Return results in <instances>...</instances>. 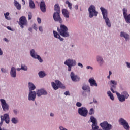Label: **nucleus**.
Listing matches in <instances>:
<instances>
[{
    "label": "nucleus",
    "mask_w": 130,
    "mask_h": 130,
    "mask_svg": "<svg viewBox=\"0 0 130 130\" xmlns=\"http://www.w3.org/2000/svg\"><path fill=\"white\" fill-rule=\"evenodd\" d=\"M126 64L127 65V68H130V63H128V62H126Z\"/></svg>",
    "instance_id": "49530a36"
},
{
    "label": "nucleus",
    "mask_w": 130,
    "mask_h": 130,
    "mask_svg": "<svg viewBox=\"0 0 130 130\" xmlns=\"http://www.w3.org/2000/svg\"><path fill=\"white\" fill-rule=\"evenodd\" d=\"M107 78H108V79H110V76H109H109L107 77Z\"/></svg>",
    "instance_id": "e2e57ef3"
},
{
    "label": "nucleus",
    "mask_w": 130,
    "mask_h": 130,
    "mask_svg": "<svg viewBox=\"0 0 130 130\" xmlns=\"http://www.w3.org/2000/svg\"><path fill=\"white\" fill-rule=\"evenodd\" d=\"M10 74L11 77H12V78H16V69L14 67L11 68Z\"/></svg>",
    "instance_id": "4be33fe9"
},
{
    "label": "nucleus",
    "mask_w": 130,
    "mask_h": 130,
    "mask_svg": "<svg viewBox=\"0 0 130 130\" xmlns=\"http://www.w3.org/2000/svg\"><path fill=\"white\" fill-rule=\"evenodd\" d=\"M127 10H126L125 8L123 9V14L124 17H125L127 15Z\"/></svg>",
    "instance_id": "e433bc0d"
},
{
    "label": "nucleus",
    "mask_w": 130,
    "mask_h": 130,
    "mask_svg": "<svg viewBox=\"0 0 130 130\" xmlns=\"http://www.w3.org/2000/svg\"><path fill=\"white\" fill-rule=\"evenodd\" d=\"M64 95H66V96H68V95H69V96H70V95H71V93H70V91H67L64 92Z\"/></svg>",
    "instance_id": "37998d69"
},
{
    "label": "nucleus",
    "mask_w": 130,
    "mask_h": 130,
    "mask_svg": "<svg viewBox=\"0 0 130 130\" xmlns=\"http://www.w3.org/2000/svg\"><path fill=\"white\" fill-rule=\"evenodd\" d=\"M50 116H54V114L52 113H51Z\"/></svg>",
    "instance_id": "5fc2aeb1"
},
{
    "label": "nucleus",
    "mask_w": 130,
    "mask_h": 130,
    "mask_svg": "<svg viewBox=\"0 0 130 130\" xmlns=\"http://www.w3.org/2000/svg\"><path fill=\"white\" fill-rule=\"evenodd\" d=\"M119 122L120 124L123 125V127L126 130H129L130 127L128 123L126 122V121L123 118H121L119 120Z\"/></svg>",
    "instance_id": "1a4fd4ad"
},
{
    "label": "nucleus",
    "mask_w": 130,
    "mask_h": 130,
    "mask_svg": "<svg viewBox=\"0 0 130 130\" xmlns=\"http://www.w3.org/2000/svg\"><path fill=\"white\" fill-rule=\"evenodd\" d=\"M28 88L29 92H32V91L36 89V87H35V85H34V84L31 82H29L28 83Z\"/></svg>",
    "instance_id": "5701e85b"
},
{
    "label": "nucleus",
    "mask_w": 130,
    "mask_h": 130,
    "mask_svg": "<svg viewBox=\"0 0 130 130\" xmlns=\"http://www.w3.org/2000/svg\"><path fill=\"white\" fill-rule=\"evenodd\" d=\"M89 83H90V85L91 87H98V84H97V82H96V80L94 79L93 78H91L88 80Z\"/></svg>",
    "instance_id": "a211bd4d"
},
{
    "label": "nucleus",
    "mask_w": 130,
    "mask_h": 130,
    "mask_svg": "<svg viewBox=\"0 0 130 130\" xmlns=\"http://www.w3.org/2000/svg\"><path fill=\"white\" fill-rule=\"evenodd\" d=\"M36 94L38 97H40L42 95H47V92L44 89H40L37 90Z\"/></svg>",
    "instance_id": "6ab92c4d"
},
{
    "label": "nucleus",
    "mask_w": 130,
    "mask_h": 130,
    "mask_svg": "<svg viewBox=\"0 0 130 130\" xmlns=\"http://www.w3.org/2000/svg\"><path fill=\"white\" fill-rule=\"evenodd\" d=\"M78 66L79 67H81V68H83V64L82 63H78Z\"/></svg>",
    "instance_id": "de8ad7c7"
},
{
    "label": "nucleus",
    "mask_w": 130,
    "mask_h": 130,
    "mask_svg": "<svg viewBox=\"0 0 130 130\" xmlns=\"http://www.w3.org/2000/svg\"><path fill=\"white\" fill-rule=\"evenodd\" d=\"M101 10L102 13L103 19L105 20L107 26L109 27H111V23H110V21H109V18L107 17V10L103 7H101Z\"/></svg>",
    "instance_id": "7ed1b4c3"
},
{
    "label": "nucleus",
    "mask_w": 130,
    "mask_h": 130,
    "mask_svg": "<svg viewBox=\"0 0 130 130\" xmlns=\"http://www.w3.org/2000/svg\"><path fill=\"white\" fill-rule=\"evenodd\" d=\"M110 85H112L111 86V91L112 92V93H115V92H116L115 90L116 89V85H117V82L114 80H111Z\"/></svg>",
    "instance_id": "ddd939ff"
},
{
    "label": "nucleus",
    "mask_w": 130,
    "mask_h": 130,
    "mask_svg": "<svg viewBox=\"0 0 130 130\" xmlns=\"http://www.w3.org/2000/svg\"><path fill=\"white\" fill-rule=\"evenodd\" d=\"M76 61L73 60L71 59H68L64 62V64H66V66H68V72H71V70H72V67H75V66H76Z\"/></svg>",
    "instance_id": "423d86ee"
},
{
    "label": "nucleus",
    "mask_w": 130,
    "mask_h": 130,
    "mask_svg": "<svg viewBox=\"0 0 130 130\" xmlns=\"http://www.w3.org/2000/svg\"><path fill=\"white\" fill-rule=\"evenodd\" d=\"M29 7L30 9H35V4L33 0H29Z\"/></svg>",
    "instance_id": "bb28decb"
},
{
    "label": "nucleus",
    "mask_w": 130,
    "mask_h": 130,
    "mask_svg": "<svg viewBox=\"0 0 130 130\" xmlns=\"http://www.w3.org/2000/svg\"><path fill=\"white\" fill-rule=\"evenodd\" d=\"M37 21L39 24H41V19L40 18H37Z\"/></svg>",
    "instance_id": "79ce46f5"
},
{
    "label": "nucleus",
    "mask_w": 130,
    "mask_h": 130,
    "mask_svg": "<svg viewBox=\"0 0 130 130\" xmlns=\"http://www.w3.org/2000/svg\"><path fill=\"white\" fill-rule=\"evenodd\" d=\"M117 98L119 100V101H120V102H124V101H125V98L124 96V95H123L122 94H120L119 93L117 92V91H115V92Z\"/></svg>",
    "instance_id": "aec40b11"
},
{
    "label": "nucleus",
    "mask_w": 130,
    "mask_h": 130,
    "mask_svg": "<svg viewBox=\"0 0 130 130\" xmlns=\"http://www.w3.org/2000/svg\"><path fill=\"white\" fill-rule=\"evenodd\" d=\"M66 4H67L68 5V8H69V9H70V10H72V3H71L70 2V1L67 0V1H66Z\"/></svg>",
    "instance_id": "72a5a7b5"
},
{
    "label": "nucleus",
    "mask_w": 130,
    "mask_h": 130,
    "mask_svg": "<svg viewBox=\"0 0 130 130\" xmlns=\"http://www.w3.org/2000/svg\"><path fill=\"white\" fill-rule=\"evenodd\" d=\"M1 71H2V73H7V72H8L7 70H6V69H5L4 68H2Z\"/></svg>",
    "instance_id": "c03bdc74"
},
{
    "label": "nucleus",
    "mask_w": 130,
    "mask_h": 130,
    "mask_svg": "<svg viewBox=\"0 0 130 130\" xmlns=\"http://www.w3.org/2000/svg\"><path fill=\"white\" fill-rule=\"evenodd\" d=\"M30 55L31 56H32V57H33L34 58H37V59H38L40 62H42V61H43V60L41 58V57L37 55V53H35V51L34 50V49L31 50Z\"/></svg>",
    "instance_id": "9b49d317"
},
{
    "label": "nucleus",
    "mask_w": 130,
    "mask_h": 130,
    "mask_svg": "<svg viewBox=\"0 0 130 130\" xmlns=\"http://www.w3.org/2000/svg\"><path fill=\"white\" fill-rule=\"evenodd\" d=\"M120 37H124L126 39V41L129 39V35L126 34V32L121 31L120 35Z\"/></svg>",
    "instance_id": "412c9836"
},
{
    "label": "nucleus",
    "mask_w": 130,
    "mask_h": 130,
    "mask_svg": "<svg viewBox=\"0 0 130 130\" xmlns=\"http://www.w3.org/2000/svg\"><path fill=\"white\" fill-rule=\"evenodd\" d=\"M0 101L2 103V106L3 110L4 111H7V110H9V105L7 104V103H6V100L4 99H1Z\"/></svg>",
    "instance_id": "4468645a"
},
{
    "label": "nucleus",
    "mask_w": 130,
    "mask_h": 130,
    "mask_svg": "<svg viewBox=\"0 0 130 130\" xmlns=\"http://www.w3.org/2000/svg\"><path fill=\"white\" fill-rule=\"evenodd\" d=\"M7 29H8V30H11V28L10 26H8Z\"/></svg>",
    "instance_id": "4d7b16f0"
},
{
    "label": "nucleus",
    "mask_w": 130,
    "mask_h": 130,
    "mask_svg": "<svg viewBox=\"0 0 130 130\" xmlns=\"http://www.w3.org/2000/svg\"><path fill=\"white\" fill-rule=\"evenodd\" d=\"M97 60H98V62H99V63L101 66V64H102V63H103V59L102 57H101L100 56H98Z\"/></svg>",
    "instance_id": "c756f323"
},
{
    "label": "nucleus",
    "mask_w": 130,
    "mask_h": 130,
    "mask_svg": "<svg viewBox=\"0 0 130 130\" xmlns=\"http://www.w3.org/2000/svg\"><path fill=\"white\" fill-rule=\"evenodd\" d=\"M62 13L65 18H69L70 17V13H69V11L67 9H62Z\"/></svg>",
    "instance_id": "b1692460"
},
{
    "label": "nucleus",
    "mask_w": 130,
    "mask_h": 130,
    "mask_svg": "<svg viewBox=\"0 0 130 130\" xmlns=\"http://www.w3.org/2000/svg\"><path fill=\"white\" fill-rule=\"evenodd\" d=\"M39 31H40V32H42L43 31V29H42V27H41V26H40L39 27Z\"/></svg>",
    "instance_id": "a18cd8bd"
},
{
    "label": "nucleus",
    "mask_w": 130,
    "mask_h": 130,
    "mask_svg": "<svg viewBox=\"0 0 130 130\" xmlns=\"http://www.w3.org/2000/svg\"><path fill=\"white\" fill-rule=\"evenodd\" d=\"M57 31L60 34V35L63 37H69L70 36V34L68 32V27L64 25L61 24L60 29L57 27Z\"/></svg>",
    "instance_id": "f03ea898"
},
{
    "label": "nucleus",
    "mask_w": 130,
    "mask_h": 130,
    "mask_svg": "<svg viewBox=\"0 0 130 130\" xmlns=\"http://www.w3.org/2000/svg\"><path fill=\"white\" fill-rule=\"evenodd\" d=\"M93 103V102H90V104H92Z\"/></svg>",
    "instance_id": "69168bd1"
},
{
    "label": "nucleus",
    "mask_w": 130,
    "mask_h": 130,
    "mask_svg": "<svg viewBox=\"0 0 130 130\" xmlns=\"http://www.w3.org/2000/svg\"><path fill=\"white\" fill-rule=\"evenodd\" d=\"M89 89V86L87 85H83L82 86V90H84V91H86Z\"/></svg>",
    "instance_id": "58836bf2"
},
{
    "label": "nucleus",
    "mask_w": 130,
    "mask_h": 130,
    "mask_svg": "<svg viewBox=\"0 0 130 130\" xmlns=\"http://www.w3.org/2000/svg\"><path fill=\"white\" fill-rule=\"evenodd\" d=\"M100 125L103 130H111L112 128V125L110 124H108V122L107 121L101 123Z\"/></svg>",
    "instance_id": "0eeeda50"
},
{
    "label": "nucleus",
    "mask_w": 130,
    "mask_h": 130,
    "mask_svg": "<svg viewBox=\"0 0 130 130\" xmlns=\"http://www.w3.org/2000/svg\"><path fill=\"white\" fill-rule=\"evenodd\" d=\"M20 70H22V69H21V68H18L17 69V71H20Z\"/></svg>",
    "instance_id": "052dcab7"
},
{
    "label": "nucleus",
    "mask_w": 130,
    "mask_h": 130,
    "mask_svg": "<svg viewBox=\"0 0 130 130\" xmlns=\"http://www.w3.org/2000/svg\"><path fill=\"white\" fill-rule=\"evenodd\" d=\"M4 16L6 20H11V17H9V16H10V13L6 12V13L4 14Z\"/></svg>",
    "instance_id": "2f4dec72"
},
{
    "label": "nucleus",
    "mask_w": 130,
    "mask_h": 130,
    "mask_svg": "<svg viewBox=\"0 0 130 130\" xmlns=\"http://www.w3.org/2000/svg\"><path fill=\"white\" fill-rule=\"evenodd\" d=\"M40 8L43 13H45V12H46V6L45 5V2H44V1H42L40 3Z\"/></svg>",
    "instance_id": "2eb2a0df"
},
{
    "label": "nucleus",
    "mask_w": 130,
    "mask_h": 130,
    "mask_svg": "<svg viewBox=\"0 0 130 130\" xmlns=\"http://www.w3.org/2000/svg\"><path fill=\"white\" fill-rule=\"evenodd\" d=\"M107 94L109 97H110V99H111V100H114V97L113 96V94L111 93V92L110 91H108L107 92Z\"/></svg>",
    "instance_id": "7c9ffc66"
},
{
    "label": "nucleus",
    "mask_w": 130,
    "mask_h": 130,
    "mask_svg": "<svg viewBox=\"0 0 130 130\" xmlns=\"http://www.w3.org/2000/svg\"><path fill=\"white\" fill-rule=\"evenodd\" d=\"M75 8H76V10H78V6H76Z\"/></svg>",
    "instance_id": "680f3d73"
},
{
    "label": "nucleus",
    "mask_w": 130,
    "mask_h": 130,
    "mask_svg": "<svg viewBox=\"0 0 130 130\" xmlns=\"http://www.w3.org/2000/svg\"><path fill=\"white\" fill-rule=\"evenodd\" d=\"M54 11L56 12H54L53 15V18L55 22H59V23H62V19L60 17V7H59V5L56 4L54 6Z\"/></svg>",
    "instance_id": "f257e3e1"
},
{
    "label": "nucleus",
    "mask_w": 130,
    "mask_h": 130,
    "mask_svg": "<svg viewBox=\"0 0 130 130\" xmlns=\"http://www.w3.org/2000/svg\"><path fill=\"white\" fill-rule=\"evenodd\" d=\"M94 113H95V111L94 110V109L91 108L89 111V115H92V114H94Z\"/></svg>",
    "instance_id": "f704fd0d"
},
{
    "label": "nucleus",
    "mask_w": 130,
    "mask_h": 130,
    "mask_svg": "<svg viewBox=\"0 0 130 130\" xmlns=\"http://www.w3.org/2000/svg\"><path fill=\"white\" fill-rule=\"evenodd\" d=\"M4 41H6V42H9V40H8V39H7L6 38H5L4 39Z\"/></svg>",
    "instance_id": "09e8293b"
},
{
    "label": "nucleus",
    "mask_w": 130,
    "mask_h": 130,
    "mask_svg": "<svg viewBox=\"0 0 130 130\" xmlns=\"http://www.w3.org/2000/svg\"><path fill=\"white\" fill-rule=\"evenodd\" d=\"M13 112H14V113L15 114H17V110H14V111H13Z\"/></svg>",
    "instance_id": "3c124183"
},
{
    "label": "nucleus",
    "mask_w": 130,
    "mask_h": 130,
    "mask_svg": "<svg viewBox=\"0 0 130 130\" xmlns=\"http://www.w3.org/2000/svg\"><path fill=\"white\" fill-rule=\"evenodd\" d=\"M0 55H3V51L0 49Z\"/></svg>",
    "instance_id": "864d4df0"
},
{
    "label": "nucleus",
    "mask_w": 130,
    "mask_h": 130,
    "mask_svg": "<svg viewBox=\"0 0 130 130\" xmlns=\"http://www.w3.org/2000/svg\"><path fill=\"white\" fill-rule=\"evenodd\" d=\"M19 25L22 29L24 28V26L27 25V19H26V17H25L24 16H22L20 18Z\"/></svg>",
    "instance_id": "f8f14e48"
},
{
    "label": "nucleus",
    "mask_w": 130,
    "mask_h": 130,
    "mask_svg": "<svg viewBox=\"0 0 130 130\" xmlns=\"http://www.w3.org/2000/svg\"><path fill=\"white\" fill-rule=\"evenodd\" d=\"M52 86L54 90H57L59 88L64 89L66 87L59 80H55V83L54 82L51 83Z\"/></svg>",
    "instance_id": "39448f33"
},
{
    "label": "nucleus",
    "mask_w": 130,
    "mask_h": 130,
    "mask_svg": "<svg viewBox=\"0 0 130 130\" xmlns=\"http://www.w3.org/2000/svg\"><path fill=\"white\" fill-rule=\"evenodd\" d=\"M90 120H91V122L92 123V124L97 123V120L93 116H91L90 117Z\"/></svg>",
    "instance_id": "cd10ccee"
},
{
    "label": "nucleus",
    "mask_w": 130,
    "mask_h": 130,
    "mask_svg": "<svg viewBox=\"0 0 130 130\" xmlns=\"http://www.w3.org/2000/svg\"><path fill=\"white\" fill-rule=\"evenodd\" d=\"M86 69H87V70H89V69H93V68H92V67H91L90 66H87V67H86Z\"/></svg>",
    "instance_id": "8fccbe9b"
},
{
    "label": "nucleus",
    "mask_w": 130,
    "mask_h": 130,
    "mask_svg": "<svg viewBox=\"0 0 130 130\" xmlns=\"http://www.w3.org/2000/svg\"><path fill=\"white\" fill-rule=\"evenodd\" d=\"M36 92L29 91V93L28 94V100H35V98H36Z\"/></svg>",
    "instance_id": "dca6fc26"
},
{
    "label": "nucleus",
    "mask_w": 130,
    "mask_h": 130,
    "mask_svg": "<svg viewBox=\"0 0 130 130\" xmlns=\"http://www.w3.org/2000/svg\"><path fill=\"white\" fill-rule=\"evenodd\" d=\"M22 2H23V5H25V0H22Z\"/></svg>",
    "instance_id": "bf43d9fd"
},
{
    "label": "nucleus",
    "mask_w": 130,
    "mask_h": 130,
    "mask_svg": "<svg viewBox=\"0 0 130 130\" xmlns=\"http://www.w3.org/2000/svg\"><path fill=\"white\" fill-rule=\"evenodd\" d=\"M122 95L123 96H124V97L125 98V99H127V98H128V97H129V94H128V93H127V92L126 91H123L122 92Z\"/></svg>",
    "instance_id": "c85d7f7f"
},
{
    "label": "nucleus",
    "mask_w": 130,
    "mask_h": 130,
    "mask_svg": "<svg viewBox=\"0 0 130 130\" xmlns=\"http://www.w3.org/2000/svg\"><path fill=\"white\" fill-rule=\"evenodd\" d=\"M1 122L0 124L3 123L4 120L5 121L6 123L9 124L10 123V116L8 114H5L3 116H1Z\"/></svg>",
    "instance_id": "9d476101"
},
{
    "label": "nucleus",
    "mask_w": 130,
    "mask_h": 130,
    "mask_svg": "<svg viewBox=\"0 0 130 130\" xmlns=\"http://www.w3.org/2000/svg\"><path fill=\"white\" fill-rule=\"evenodd\" d=\"M72 47H74V45H72Z\"/></svg>",
    "instance_id": "0e129e2a"
},
{
    "label": "nucleus",
    "mask_w": 130,
    "mask_h": 130,
    "mask_svg": "<svg viewBox=\"0 0 130 130\" xmlns=\"http://www.w3.org/2000/svg\"><path fill=\"white\" fill-rule=\"evenodd\" d=\"M28 30L29 31H30V32H32V28H29Z\"/></svg>",
    "instance_id": "13d9d810"
},
{
    "label": "nucleus",
    "mask_w": 130,
    "mask_h": 130,
    "mask_svg": "<svg viewBox=\"0 0 130 130\" xmlns=\"http://www.w3.org/2000/svg\"><path fill=\"white\" fill-rule=\"evenodd\" d=\"M0 91H1V88H0Z\"/></svg>",
    "instance_id": "338daca9"
},
{
    "label": "nucleus",
    "mask_w": 130,
    "mask_h": 130,
    "mask_svg": "<svg viewBox=\"0 0 130 130\" xmlns=\"http://www.w3.org/2000/svg\"><path fill=\"white\" fill-rule=\"evenodd\" d=\"M89 18H93L94 16H98V12L96 11V8L94 5H91L88 9Z\"/></svg>",
    "instance_id": "20e7f679"
},
{
    "label": "nucleus",
    "mask_w": 130,
    "mask_h": 130,
    "mask_svg": "<svg viewBox=\"0 0 130 130\" xmlns=\"http://www.w3.org/2000/svg\"><path fill=\"white\" fill-rule=\"evenodd\" d=\"M14 6H15L16 9L17 10H21V5L19 4L18 2H17V0H14Z\"/></svg>",
    "instance_id": "a878e982"
},
{
    "label": "nucleus",
    "mask_w": 130,
    "mask_h": 130,
    "mask_svg": "<svg viewBox=\"0 0 130 130\" xmlns=\"http://www.w3.org/2000/svg\"><path fill=\"white\" fill-rule=\"evenodd\" d=\"M93 102L94 103H97V100H96V99H95V98L93 99Z\"/></svg>",
    "instance_id": "603ef678"
},
{
    "label": "nucleus",
    "mask_w": 130,
    "mask_h": 130,
    "mask_svg": "<svg viewBox=\"0 0 130 130\" xmlns=\"http://www.w3.org/2000/svg\"><path fill=\"white\" fill-rule=\"evenodd\" d=\"M21 70H23V71H27L28 70V68H27V66L25 65H21Z\"/></svg>",
    "instance_id": "4c0bfd02"
},
{
    "label": "nucleus",
    "mask_w": 130,
    "mask_h": 130,
    "mask_svg": "<svg viewBox=\"0 0 130 130\" xmlns=\"http://www.w3.org/2000/svg\"><path fill=\"white\" fill-rule=\"evenodd\" d=\"M78 113L81 116H83L84 117H86L88 115V110L86 107H81L78 109Z\"/></svg>",
    "instance_id": "6e6552de"
},
{
    "label": "nucleus",
    "mask_w": 130,
    "mask_h": 130,
    "mask_svg": "<svg viewBox=\"0 0 130 130\" xmlns=\"http://www.w3.org/2000/svg\"><path fill=\"white\" fill-rule=\"evenodd\" d=\"M76 106H77V107H81V106H82V103H81L79 102H78L76 103Z\"/></svg>",
    "instance_id": "a19ab883"
},
{
    "label": "nucleus",
    "mask_w": 130,
    "mask_h": 130,
    "mask_svg": "<svg viewBox=\"0 0 130 130\" xmlns=\"http://www.w3.org/2000/svg\"><path fill=\"white\" fill-rule=\"evenodd\" d=\"M53 34L55 38H58L60 41H63V38H61L59 34L57 33V32L53 30Z\"/></svg>",
    "instance_id": "393cba45"
},
{
    "label": "nucleus",
    "mask_w": 130,
    "mask_h": 130,
    "mask_svg": "<svg viewBox=\"0 0 130 130\" xmlns=\"http://www.w3.org/2000/svg\"><path fill=\"white\" fill-rule=\"evenodd\" d=\"M32 13L29 12L28 13V20H31L32 19Z\"/></svg>",
    "instance_id": "ea45409f"
},
{
    "label": "nucleus",
    "mask_w": 130,
    "mask_h": 130,
    "mask_svg": "<svg viewBox=\"0 0 130 130\" xmlns=\"http://www.w3.org/2000/svg\"><path fill=\"white\" fill-rule=\"evenodd\" d=\"M11 121L12 123H14V124L18 123V120L16 119V118H12L11 119Z\"/></svg>",
    "instance_id": "c9c22d12"
},
{
    "label": "nucleus",
    "mask_w": 130,
    "mask_h": 130,
    "mask_svg": "<svg viewBox=\"0 0 130 130\" xmlns=\"http://www.w3.org/2000/svg\"><path fill=\"white\" fill-rule=\"evenodd\" d=\"M70 77L71 78V80L73 82H77L78 81H80V77H78V76L75 75L74 72H71L70 74Z\"/></svg>",
    "instance_id": "f3484780"
},
{
    "label": "nucleus",
    "mask_w": 130,
    "mask_h": 130,
    "mask_svg": "<svg viewBox=\"0 0 130 130\" xmlns=\"http://www.w3.org/2000/svg\"><path fill=\"white\" fill-rule=\"evenodd\" d=\"M39 76L40 78H44V77H45V73H44L43 71H40L39 73Z\"/></svg>",
    "instance_id": "473e14b6"
},
{
    "label": "nucleus",
    "mask_w": 130,
    "mask_h": 130,
    "mask_svg": "<svg viewBox=\"0 0 130 130\" xmlns=\"http://www.w3.org/2000/svg\"><path fill=\"white\" fill-rule=\"evenodd\" d=\"M112 74V73H111V71H109V75L111 76Z\"/></svg>",
    "instance_id": "6e6d98bb"
}]
</instances>
